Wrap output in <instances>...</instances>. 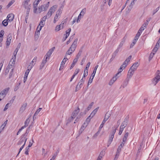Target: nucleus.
<instances>
[{
    "instance_id": "1",
    "label": "nucleus",
    "mask_w": 160,
    "mask_h": 160,
    "mask_svg": "<svg viewBox=\"0 0 160 160\" xmlns=\"http://www.w3.org/2000/svg\"><path fill=\"white\" fill-rule=\"evenodd\" d=\"M22 6L27 10V15L26 17L27 16H28L31 8L30 0H24L22 2Z\"/></svg>"
},
{
    "instance_id": "2",
    "label": "nucleus",
    "mask_w": 160,
    "mask_h": 160,
    "mask_svg": "<svg viewBox=\"0 0 160 160\" xmlns=\"http://www.w3.org/2000/svg\"><path fill=\"white\" fill-rule=\"evenodd\" d=\"M78 40V38H76L74 40L70 47L67 51L66 54V56L67 55H70L71 54L75 51L77 47Z\"/></svg>"
},
{
    "instance_id": "3",
    "label": "nucleus",
    "mask_w": 160,
    "mask_h": 160,
    "mask_svg": "<svg viewBox=\"0 0 160 160\" xmlns=\"http://www.w3.org/2000/svg\"><path fill=\"white\" fill-rule=\"evenodd\" d=\"M49 2H48L46 4H44L38 8V12L40 13L43 11H46L49 6Z\"/></svg>"
},
{
    "instance_id": "4",
    "label": "nucleus",
    "mask_w": 160,
    "mask_h": 160,
    "mask_svg": "<svg viewBox=\"0 0 160 160\" xmlns=\"http://www.w3.org/2000/svg\"><path fill=\"white\" fill-rule=\"evenodd\" d=\"M27 139V138L22 135L20 138L19 140L17 143V145H20L22 144L25 145Z\"/></svg>"
},
{
    "instance_id": "5",
    "label": "nucleus",
    "mask_w": 160,
    "mask_h": 160,
    "mask_svg": "<svg viewBox=\"0 0 160 160\" xmlns=\"http://www.w3.org/2000/svg\"><path fill=\"white\" fill-rule=\"evenodd\" d=\"M156 74V76L154 78L152 81V82L155 85L158 82L160 79V72L158 70L157 71Z\"/></svg>"
},
{
    "instance_id": "6",
    "label": "nucleus",
    "mask_w": 160,
    "mask_h": 160,
    "mask_svg": "<svg viewBox=\"0 0 160 160\" xmlns=\"http://www.w3.org/2000/svg\"><path fill=\"white\" fill-rule=\"evenodd\" d=\"M9 89V88H8L4 89L0 93V96H2L3 98H4L6 94L8 92Z\"/></svg>"
},
{
    "instance_id": "7",
    "label": "nucleus",
    "mask_w": 160,
    "mask_h": 160,
    "mask_svg": "<svg viewBox=\"0 0 160 160\" xmlns=\"http://www.w3.org/2000/svg\"><path fill=\"white\" fill-rule=\"evenodd\" d=\"M79 111L80 109L79 107H78L77 108L75 109L74 110L71 116L75 118L78 115Z\"/></svg>"
},
{
    "instance_id": "8",
    "label": "nucleus",
    "mask_w": 160,
    "mask_h": 160,
    "mask_svg": "<svg viewBox=\"0 0 160 160\" xmlns=\"http://www.w3.org/2000/svg\"><path fill=\"white\" fill-rule=\"evenodd\" d=\"M27 105V102H24L19 110V112L20 113H22L26 109Z\"/></svg>"
},
{
    "instance_id": "9",
    "label": "nucleus",
    "mask_w": 160,
    "mask_h": 160,
    "mask_svg": "<svg viewBox=\"0 0 160 160\" xmlns=\"http://www.w3.org/2000/svg\"><path fill=\"white\" fill-rule=\"evenodd\" d=\"M71 29L69 28L68 29V30L66 31V33L64 34V36L62 39L63 41H64L66 40L68 37L69 36L70 32L71 31Z\"/></svg>"
},
{
    "instance_id": "10",
    "label": "nucleus",
    "mask_w": 160,
    "mask_h": 160,
    "mask_svg": "<svg viewBox=\"0 0 160 160\" xmlns=\"http://www.w3.org/2000/svg\"><path fill=\"white\" fill-rule=\"evenodd\" d=\"M134 71H135L133 70L132 69L130 68L128 71V73L127 75V78L130 79V78H131V77L133 75Z\"/></svg>"
},
{
    "instance_id": "11",
    "label": "nucleus",
    "mask_w": 160,
    "mask_h": 160,
    "mask_svg": "<svg viewBox=\"0 0 160 160\" xmlns=\"http://www.w3.org/2000/svg\"><path fill=\"white\" fill-rule=\"evenodd\" d=\"M14 15L12 13L9 14L8 15L7 18H8V21L11 22L12 21L14 18Z\"/></svg>"
},
{
    "instance_id": "12",
    "label": "nucleus",
    "mask_w": 160,
    "mask_h": 160,
    "mask_svg": "<svg viewBox=\"0 0 160 160\" xmlns=\"http://www.w3.org/2000/svg\"><path fill=\"white\" fill-rule=\"evenodd\" d=\"M55 49V47H53L51 49H50L47 53V54L45 56L47 57L48 58L49 57L51 56V55L52 52H53Z\"/></svg>"
},
{
    "instance_id": "13",
    "label": "nucleus",
    "mask_w": 160,
    "mask_h": 160,
    "mask_svg": "<svg viewBox=\"0 0 160 160\" xmlns=\"http://www.w3.org/2000/svg\"><path fill=\"white\" fill-rule=\"evenodd\" d=\"M114 136L113 135H111L109 137V138L108 140V143H107V146L109 147L110 144H111L112 142V141L113 138H114Z\"/></svg>"
},
{
    "instance_id": "14",
    "label": "nucleus",
    "mask_w": 160,
    "mask_h": 160,
    "mask_svg": "<svg viewBox=\"0 0 160 160\" xmlns=\"http://www.w3.org/2000/svg\"><path fill=\"white\" fill-rule=\"evenodd\" d=\"M12 39L11 35V34H9L8 35V38L7 39V41L6 42V44L7 46L9 45L10 42L11 40Z\"/></svg>"
},
{
    "instance_id": "15",
    "label": "nucleus",
    "mask_w": 160,
    "mask_h": 160,
    "mask_svg": "<svg viewBox=\"0 0 160 160\" xmlns=\"http://www.w3.org/2000/svg\"><path fill=\"white\" fill-rule=\"evenodd\" d=\"M31 128H32V126L31 125H30L29 127L27 128L25 133L23 134L22 135L25 137V138H26V137L27 136L28 134L30 131Z\"/></svg>"
},
{
    "instance_id": "16",
    "label": "nucleus",
    "mask_w": 160,
    "mask_h": 160,
    "mask_svg": "<svg viewBox=\"0 0 160 160\" xmlns=\"http://www.w3.org/2000/svg\"><path fill=\"white\" fill-rule=\"evenodd\" d=\"M85 124V123H84V124L82 126L81 128H80L79 131V134H81L82 132L84 131L85 129L86 128V127L87 126V125H86L85 126H84V125Z\"/></svg>"
},
{
    "instance_id": "17",
    "label": "nucleus",
    "mask_w": 160,
    "mask_h": 160,
    "mask_svg": "<svg viewBox=\"0 0 160 160\" xmlns=\"http://www.w3.org/2000/svg\"><path fill=\"white\" fill-rule=\"evenodd\" d=\"M138 66V62H137L133 64L130 68L133 70L135 71L136 70Z\"/></svg>"
},
{
    "instance_id": "18",
    "label": "nucleus",
    "mask_w": 160,
    "mask_h": 160,
    "mask_svg": "<svg viewBox=\"0 0 160 160\" xmlns=\"http://www.w3.org/2000/svg\"><path fill=\"white\" fill-rule=\"evenodd\" d=\"M129 80L130 79L128 78H126L123 84L122 87L123 88H124L127 85Z\"/></svg>"
},
{
    "instance_id": "19",
    "label": "nucleus",
    "mask_w": 160,
    "mask_h": 160,
    "mask_svg": "<svg viewBox=\"0 0 160 160\" xmlns=\"http://www.w3.org/2000/svg\"><path fill=\"white\" fill-rule=\"evenodd\" d=\"M60 12L59 11H58L55 15V16L54 18V20L53 21V22L54 23H56V21L58 20V16L60 15L59 13Z\"/></svg>"
},
{
    "instance_id": "20",
    "label": "nucleus",
    "mask_w": 160,
    "mask_h": 160,
    "mask_svg": "<svg viewBox=\"0 0 160 160\" xmlns=\"http://www.w3.org/2000/svg\"><path fill=\"white\" fill-rule=\"evenodd\" d=\"M128 135L129 133L128 132H126L125 133L124 137L122 139V142H125L126 141L128 137Z\"/></svg>"
},
{
    "instance_id": "21",
    "label": "nucleus",
    "mask_w": 160,
    "mask_h": 160,
    "mask_svg": "<svg viewBox=\"0 0 160 160\" xmlns=\"http://www.w3.org/2000/svg\"><path fill=\"white\" fill-rule=\"evenodd\" d=\"M110 114L107 112L105 115L103 120L106 122L110 117Z\"/></svg>"
},
{
    "instance_id": "22",
    "label": "nucleus",
    "mask_w": 160,
    "mask_h": 160,
    "mask_svg": "<svg viewBox=\"0 0 160 160\" xmlns=\"http://www.w3.org/2000/svg\"><path fill=\"white\" fill-rule=\"evenodd\" d=\"M132 8V7L131 6V5H129V6H128L126 9V14H128Z\"/></svg>"
},
{
    "instance_id": "23",
    "label": "nucleus",
    "mask_w": 160,
    "mask_h": 160,
    "mask_svg": "<svg viewBox=\"0 0 160 160\" xmlns=\"http://www.w3.org/2000/svg\"><path fill=\"white\" fill-rule=\"evenodd\" d=\"M144 25V24H143L138 31L137 33H138V35H140L142 32L145 29V28L143 27Z\"/></svg>"
},
{
    "instance_id": "24",
    "label": "nucleus",
    "mask_w": 160,
    "mask_h": 160,
    "mask_svg": "<svg viewBox=\"0 0 160 160\" xmlns=\"http://www.w3.org/2000/svg\"><path fill=\"white\" fill-rule=\"evenodd\" d=\"M78 61V60H77V58H75L73 60L72 63L70 67V69H71L72 68H73L74 66L75 65L76 63Z\"/></svg>"
},
{
    "instance_id": "25",
    "label": "nucleus",
    "mask_w": 160,
    "mask_h": 160,
    "mask_svg": "<svg viewBox=\"0 0 160 160\" xmlns=\"http://www.w3.org/2000/svg\"><path fill=\"white\" fill-rule=\"evenodd\" d=\"M56 9V8L55 6H53L52 7L50 8L49 9V11L51 12V14H52L55 11Z\"/></svg>"
},
{
    "instance_id": "26",
    "label": "nucleus",
    "mask_w": 160,
    "mask_h": 160,
    "mask_svg": "<svg viewBox=\"0 0 160 160\" xmlns=\"http://www.w3.org/2000/svg\"><path fill=\"white\" fill-rule=\"evenodd\" d=\"M68 59L66 57V56H65L64 58L63 59L62 61L61 62V65L62 66H64L65 63V62L68 60Z\"/></svg>"
},
{
    "instance_id": "27",
    "label": "nucleus",
    "mask_w": 160,
    "mask_h": 160,
    "mask_svg": "<svg viewBox=\"0 0 160 160\" xmlns=\"http://www.w3.org/2000/svg\"><path fill=\"white\" fill-rule=\"evenodd\" d=\"M99 108V107H98L95 109L91 114V116H92V117L97 112Z\"/></svg>"
},
{
    "instance_id": "28",
    "label": "nucleus",
    "mask_w": 160,
    "mask_h": 160,
    "mask_svg": "<svg viewBox=\"0 0 160 160\" xmlns=\"http://www.w3.org/2000/svg\"><path fill=\"white\" fill-rule=\"evenodd\" d=\"M128 119L127 118H126L124 120V121L122 122V124H123L124 126H126L127 125L128 123Z\"/></svg>"
},
{
    "instance_id": "29",
    "label": "nucleus",
    "mask_w": 160,
    "mask_h": 160,
    "mask_svg": "<svg viewBox=\"0 0 160 160\" xmlns=\"http://www.w3.org/2000/svg\"><path fill=\"white\" fill-rule=\"evenodd\" d=\"M125 39H124V38H123L122 41H121V42H120L118 48H121L123 46V44L125 42Z\"/></svg>"
},
{
    "instance_id": "30",
    "label": "nucleus",
    "mask_w": 160,
    "mask_h": 160,
    "mask_svg": "<svg viewBox=\"0 0 160 160\" xmlns=\"http://www.w3.org/2000/svg\"><path fill=\"white\" fill-rule=\"evenodd\" d=\"M124 142H122V143L119 146V147L117 149V150L121 152V148L124 146Z\"/></svg>"
},
{
    "instance_id": "31",
    "label": "nucleus",
    "mask_w": 160,
    "mask_h": 160,
    "mask_svg": "<svg viewBox=\"0 0 160 160\" xmlns=\"http://www.w3.org/2000/svg\"><path fill=\"white\" fill-rule=\"evenodd\" d=\"M82 52V50L81 49L79 51V52L78 53L77 55L76 56V58H77V60H78L79 58L81 56V54Z\"/></svg>"
},
{
    "instance_id": "32",
    "label": "nucleus",
    "mask_w": 160,
    "mask_h": 160,
    "mask_svg": "<svg viewBox=\"0 0 160 160\" xmlns=\"http://www.w3.org/2000/svg\"><path fill=\"white\" fill-rule=\"evenodd\" d=\"M117 128L118 127H116V128L113 127L112 128V132L111 135H113V136H114Z\"/></svg>"
},
{
    "instance_id": "33",
    "label": "nucleus",
    "mask_w": 160,
    "mask_h": 160,
    "mask_svg": "<svg viewBox=\"0 0 160 160\" xmlns=\"http://www.w3.org/2000/svg\"><path fill=\"white\" fill-rule=\"evenodd\" d=\"M8 20L5 19L3 20L2 22L3 25L5 27L7 26L8 24Z\"/></svg>"
},
{
    "instance_id": "34",
    "label": "nucleus",
    "mask_w": 160,
    "mask_h": 160,
    "mask_svg": "<svg viewBox=\"0 0 160 160\" xmlns=\"http://www.w3.org/2000/svg\"><path fill=\"white\" fill-rule=\"evenodd\" d=\"M15 1L14 0H12L8 4L7 6V8H9L11 6L14 2Z\"/></svg>"
},
{
    "instance_id": "35",
    "label": "nucleus",
    "mask_w": 160,
    "mask_h": 160,
    "mask_svg": "<svg viewBox=\"0 0 160 160\" xmlns=\"http://www.w3.org/2000/svg\"><path fill=\"white\" fill-rule=\"evenodd\" d=\"M154 55V53H153V52H152L150 54L149 57V61H150L153 58Z\"/></svg>"
},
{
    "instance_id": "36",
    "label": "nucleus",
    "mask_w": 160,
    "mask_h": 160,
    "mask_svg": "<svg viewBox=\"0 0 160 160\" xmlns=\"http://www.w3.org/2000/svg\"><path fill=\"white\" fill-rule=\"evenodd\" d=\"M16 58V57L12 56V59L10 61V62H12V64H14L15 62Z\"/></svg>"
},
{
    "instance_id": "37",
    "label": "nucleus",
    "mask_w": 160,
    "mask_h": 160,
    "mask_svg": "<svg viewBox=\"0 0 160 160\" xmlns=\"http://www.w3.org/2000/svg\"><path fill=\"white\" fill-rule=\"evenodd\" d=\"M45 24V22L43 20H42L40 22L39 25L40 26H42V27H43Z\"/></svg>"
},
{
    "instance_id": "38",
    "label": "nucleus",
    "mask_w": 160,
    "mask_h": 160,
    "mask_svg": "<svg viewBox=\"0 0 160 160\" xmlns=\"http://www.w3.org/2000/svg\"><path fill=\"white\" fill-rule=\"evenodd\" d=\"M92 118V116H91V115H90L86 119V122L87 123V125L88 124V123L90 122V119Z\"/></svg>"
},
{
    "instance_id": "39",
    "label": "nucleus",
    "mask_w": 160,
    "mask_h": 160,
    "mask_svg": "<svg viewBox=\"0 0 160 160\" xmlns=\"http://www.w3.org/2000/svg\"><path fill=\"white\" fill-rule=\"evenodd\" d=\"M84 82V80H83V78H82L78 83V84L79 86H82V85L83 84Z\"/></svg>"
},
{
    "instance_id": "40",
    "label": "nucleus",
    "mask_w": 160,
    "mask_h": 160,
    "mask_svg": "<svg viewBox=\"0 0 160 160\" xmlns=\"http://www.w3.org/2000/svg\"><path fill=\"white\" fill-rule=\"evenodd\" d=\"M13 69L12 68L11 69V71L10 72L9 74V79H10L12 76L13 74Z\"/></svg>"
},
{
    "instance_id": "41",
    "label": "nucleus",
    "mask_w": 160,
    "mask_h": 160,
    "mask_svg": "<svg viewBox=\"0 0 160 160\" xmlns=\"http://www.w3.org/2000/svg\"><path fill=\"white\" fill-rule=\"evenodd\" d=\"M127 63L125 62H124L122 64L121 66V67L123 69H124L127 65Z\"/></svg>"
},
{
    "instance_id": "42",
    "label": "nucleus",
    "mask_w": 160,
    "mask_h": 160,
    "mask_svg": "<svg viewBox=\"0 0 160 160\" xmlns=\"http://www.w3.org/2000/svg\"><path fill=\"white\" fill-rule=\"evenodd\" d=\"M29 120L28 118L26 120V121H25V123H24L25 125L23 126H25V128H26L28 126V124L29 123Z\"/></svg>"
},
{
    "instance_id": "43",
    "label": "nucleus",
    "mask_w": 160,
    "mask_h": 160,
    "mask_svg": "<svg viewBox=\"0 0 160 160\" xmlns=\"http://www.w3.org/2000/svg\"><path fill=\"white\" fill-rule=\"evenodd\" d=\"M34 65V64H32V63H30V64L28 65V69L31 70L33 66Z\"/></svg>"
},
{
    "instance_id": "44",
    "label": "nucleus",
    "mask_w": 160,
    "mask_h": 160,
    "mask_svg": "<svg viewBox=\"0 0 160 160\" xmlns=\"http://www.w3.org/2000/svg\"><path fill=\"white\" fill-rule=\"evenodd\" d=\"M94 102H92L88 106V107L87 108V109L88 111L89 110L92 108V106L93 105Z\"/></svg>"
},
{
    "instance_id": "45",
    "label": "nucleus",
    "mask_w": 160,
    "mask_h": 160,
    "mask_svg": "<svg viewBox=\"0 0 160 160\" xmlns=\"http://www.w3.org/2000/svg\"><path fill=\"white\" fill-rule=\"evenodd\" d=\"M90 64H91V63L90 62H88L87 63V66H86V67L85 68V72H87V70H88V68H89V67L90 66Z\"/></svg>"
},
{
    "instance_id": "46",
    "label": "nucleus",
    "mask_w": 160,
    "mask_h": 160,
    "mask_svg": "<svg viewBox=\"0 0 160 160\" xmlns=\"http://www.w3.org/2000/svg\"><path fill=\"white\" fill-rule=\"evenodd\" d=\"M13 64H12V62H10L8 65L7 68H8L9 70L12 67Z\"/></svg>"
},
{
    "instance_id": "47",
    "label": "nucleus",
    "mask_w": 160,
    "mask_h": 160,
    "mask_svg": "<svg viewBox=\"0 0 160 160\" xmlns=\"http://www.w3.org/2000/svg\"><path fill=\"white\" fill-rule=\"evenodd\" d=\"M88 70H87V72H86L85 71V69H84L83 75L82 78L83 79L84 78H85L86 76H87V75H88Z\"/></svg>"
},
{
    "instance_id": "48",
    "label": "nucleus",
    "mask_w": 160,
    "mask_h": 160,
    "mask_svg": "<svg viewBox=\"0 0 160 160\" xmlns=\"http://www.w3.org/2000/svg\"><path fill=\"white\" fill-rule=\"evenodd\" d=\"M4 34V31L3 30H2L0 32V38H2Z\"/></svg>"
},
{
    "instance_id": "49",
    "label": "nucleus",
    "mask_w": 160,
    "mask_h": 160,
    "mask_svg": "<svg viewBox=\"0 0 160 160\" xmlns=\"http://www.w3.org/2000/svg\"><path fill=\"white\" fill-rule=\"evenodd\" d=\"M132 58V56L130 55L129 56L126 60L125 62L127 63H128L129 62L130 60L131 59V58Z\"/></svg>"
},
{
    "instance_id": "50",
    "label": "nucleus",
    "mask_w": 160,
    "mask_h": 160,
    "mask_svg": "<svg viewBox=\"0 0 160 160\" xmlns=\"http://www.w3.org/2000/svg\"><path fill=\"white\" fill-rule=\"evenodd\" d=\"M137 42L135 41V40H133V42L131 44L130 46V48H132L133 46L134 45L136 44Z\"/></svg>"
},
{
    "instance_id": "51",
    "label": "nucleus",
    "mask_w": 160,
    "mask_h": 160,
    "mask_svg": "<svg viewBox=\"0 0 160 160\" xmlns=\"http://www.w3.org/2000/svg\"><path fill=\"white\" fill-rule=\"evenodd\" d=\"M74 119V118L71 116V117L69 118L67 122L68 123L71 122H72Z\"/></svg>"
},
{
    "instance_id": "52",
    "label": "nucleus",
    "mask_w": 160,
    "mask_h": 160,
    "mask_svg": "<svg viewBox=\"0 0 160 160\" xmlns=\"http://www.w3.org/2000/svg\"><path fill=\"white\" fill-rule=\"evenodd\" d=\"M26 151L25 152V154L27 155H28V152L29 151V148L28 147H27L26 148Z\"/></svg>"
},
{
    "instance_id": "53",
    "label": "nucleus",
    "mask_w": 160,
    "mask_h": 160,
    "mask_svg": "<svg viewBox=\"0 0 160 160\" xmlns=\"http://www.w3.org/2000/svg\"><path fill=\"white\" fill-rule=\"evenodd\" d=\"M106 122H105V121H103L102 124H101L99 128V129H100V130H101V129L103 127L104 124H105V123Z\"/></svg>"
},
{
    "instance_id": "54",
    "label": "nucleus",
    "mask_w": 160,
    "mask_h": 160,
    "mask_svg": "<svg viewBox=\"0 0 160 160\" xmlns=\"http://www.w3.org/2000/svg\"><path fill=\"white\" fill-rule=\"evenodd\" d=\"M61 25H57L55 28V30L57 31H59L61 29Z\"/></svg>"
},
{
    "instance_id": "55",
    "label": "nucleus",
    "mask_w": 160,
    "mask_h": 160,
    "mask_svg": "<svg viewBox=\"0 0 160 160\" xmlns=\"http://www.w3.org/2000/svg\"><path fill=\"white\" fill-rule=\"evenodd\" d=\"M101 131V130L99 129V130L98 131V132H96V133H95V134L93 136V137H94V138L97 137L98 136V135L99 133Z\"/></svg>"
},
{
    "instance_id": "56",
    "label": "nucleus",
    "mask_w": 160,
    "mask_h": 160,
    "mask_svg": "<svg viewBox=\"0 0 160 160\" xmlns=\"http://www.w3.org/2000/svg\"><path fill=\"white\" fill-rule=\"evenodd\" d=\"M40 33L39 32H37L36 31L35 34V38H38L39 37V35Z\"/></svg>"
},
{
    "instance_id": "57",
    "label": "nucleus",
    "mask_w": 160,
    "mask_h": 160,
    "mask_svg": "<svg viewBox=\"0 0 160 160\" xmlns=\"http://www.w3.org/2000/svg\"><path fill=\"white\" fill-rule=\"evenodd\" d=\"M140 36V35H138V34L137 33L136 36L135 37L134 39L133 40H135V41L136 42H137V41L138 40V38H139Z\"/></svg>"
},
{
    "instance_id": "58",
    "label": "nucleus",
    "mask_w": 160,
    "mask_h": 160,
    "mask_svg": "<svg viewBox=\"0 0 160 160\" xmlns=\"http://www.w3.org/2000/svg\"><path fill=\"white\" fill-rule=\"evenodd\" d=\"M33 142H34V141H33V139H32V142L31 141L29 142V144L28 147L29 148L31 147L32 146Z\"/></svg>"
},
{
    "instance_id": "59",
    "label": "nucleus",
    "mask_w": 160,
    "mask_h": 160,
    "mask_svg": "<svg viewBox=\"0 0 160 160\" xmlns=\"http://www.w3.org/2000/svg\"><path fill=\"white\" fill-rule=\"evenodd\" d=\"M105 150L103 149L100 152L99 155L103 156L105 154Z\"/></svg>"
},
{
    "instance_id": "60",
    "label": "nucleus",
    "mask_w": 160,
    "mask_h": 160,
    "mask_svg": "<svg viewBox=\"0 0 160 160\" xmlns=\"http://www.w3.org/2000/svg\"><path fill=\"white\" fill-rule=\"evenodd\" d=\"M86 12V8H84L82 10L81 12L80 13H81L82 15V16H83V15L85 14Z\"/></svg>"
},
{
    "instance_id": "61",
    "label": "nucleus",
    "mask_w": 160,
    "mask_h": 160,
    "mask_svg": "<svg viewBox=\"0 0 160 160\" xmlns=\"http://www.w3.org/2000/svg\"><path fill=\"white\" fill-rule=\"evenodd\" d=\"M25 145H24V144H22V146L20 147V148L19 149V152L18 154V155H17V156L18 154H19V153H20V152L22 150V149L24 147V146H25Z\"/></svg>"
},
{
    "instance_id": "62",
    "label": "nucleus",
    "mask_w": 160,
    "mask_h": 160,
    "mask_svg": "<svg viewBox=\"0 0 160 160\" xmlns=\"http://www.w3.org/2000/svg\"><path fill=\"white\" fill-rule=\"evenodd\" d=\"M158 47H155V48H154L153 49L152 52H153V53H154V54H155V53H156V52L158 50Z\"/></svg>"
},
{
    "instance_id": "63",
    "label": "nucleus",
    "mask_w": 160,
    "mask_h": 160,
    "mask_svg": "<svg viewBox=\"0 0 160 160\" xmlns=\"http://www.w3.org/2000/svg\"><path fill=\"white\" fill-rule=\"evenodd\" d=\"M159 7H158L155 10H154L153 11V15H154L159 10Z\"/></svg>"
},
{
    "instance_id": "64",
    "label": "nucleus",
    "mask_w": 160,
    "mask_h": 160,
    "mask_svg": "<svg viewBox=\"0 0 160 160\" xmlns=\"http://www.w3.org/2000/svg\"><path fill=\"white\" fill-rule=\"evenodd\" d=\"M42 108H39L36 111L35 113L37 115L41 111V110H42Z\"/></svg>"
}]
</instances>
